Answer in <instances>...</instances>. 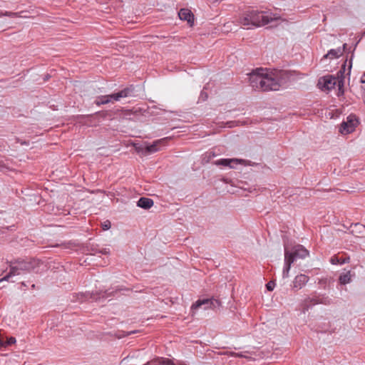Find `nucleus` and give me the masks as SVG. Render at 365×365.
I'll list each match as a JSON object with an SVG mask.
<instances>
[{
  "instance_id": "1",
  "label": "nucleus",
  "mask_w": 365,
  "mask_h": 365,
  "mask_svg": "<svg viewBox=\"0 0 365 365\" xmlns=\"http://www.w3.org/2000/svg\"><path fill=\"white\" fill-rule=\"evenodd\" d=\"M279 16L269 11H259L249 7L240 14L238 23L247 29L260 27L277 20Z\"/></svg>"
},
{
  "instance_id": "2",
  "label": "nucleus",
  "mask_w": 365,
  "mask_h": 365,
  "mask_svg": "<svg viewBox=\"0 0 365 365\" xmlns=\"http://www.w3.org/2000/svg\"><path fill=\"white\" fill-rule=\"evenodd\" d=\"M249 80L255 90L261 91H278L281 86L279 81L262 68H257L250 73Z\"/></svg>"
},
{
  "instance_id": "3",
  "label": "nucleus",
  "mask_w": 365,
  "mask_h": 365,
  "mask_svg": "<svg viewBox=\"0 0 365 365\" xmlns=\"http://www.w3.org/2000/svg\"><path fill=\"white\" fill-rule=\"evenodd\" d=\"M10 271L7 274H20L21 272L41 274L47 271V264L34 258H19L9 262Z\"/></svg>"
},
{
  "instance_id": "4",
  "label": "nucleus",
  "mask_w": 365,
  "mask_h": 365,
  "mask_svg": "<svg viewBox=\"0 0 365 365\" xmlns=\"http://www.w3.org/2000/svg\"><path fill=\"white\" fill-rule=\"evenodd\" d=\"M309 255L308 250L301 245H296L291 248L284 245V266L282 274H287L291 264L297 259H304Z\"/></svg>"
},
{
  "instance_id": "5",
  "label": "nucleus",
  "mask_w": 365,
  "mask_h": 365,
  "mask_svg": "<svg viewBox=\"0 0 365 365\" xmlns=\"http://www.w3.org/2000/svg\"><path fill=\"white\" fill-rule=\"evenodd\" d=\"M323 304L329 305L331 304V299L329 297L322 295L314 297H307L302 304V310L303 313L307 312L312 306Z\"/></svg>"
},
{
  "instance_id": "6",
  "label": "nucleus",
  "mask_w": 365,
  "mask_h": 365,
  "mask_svg": "<svg viewBox=\"0 0 365 365\" xmlns=\"http://www.w3.org/2000/svg\"><path fill=\"white\" fill-rule=\"evenodd\" d=\"M202 306H204L205 309H212L215 310L221 307V302L215 298L199 299L192 305L191 309H197Z\"/></svg>"
},
{
  "instance_id": "7",
  "label": "nucleus",
  "mask_w": 365,
  "mask_h": 365,
  "mask_svg": "<svg viewBox=\"0 0 365 365\" xmlns=\"http://www.w3.org/2000/svg\"><path fill=\"white\" fill-rule=\"evenodd\" d=\"M359 120L355 115L351 114L346 118V121H344L340 126L339 132L346 135L352 133L357 125Z\"/></svg>"
},
{
  "instance_id": "8",
  "label": "nucleus",
  "mask_w": 365,
  "mask_h": 365,
  "mask_svg": "<svg viewBox=\"0 0 365 365\" xmlns=\"http://www.w3.org/2000/svg\"><path fill=\"white\" fill-rule=\"evenodd\" d=\"M336 79L331 76H327L320 78L318 81L317 86L324 91H330L334 88Z\"/></svg>"
},
{
  "instance_id": "9",
  "label": "nucleus",
  "mask_w": 365,
  "mask_h": 365,
  "mask_svg": "<svg viewBox=\"0 0 365 365\" xmlns=\"http://www.w3.org/2000/svg\"><path fill=\"white\" fill-rule=\"evenodd\" d=\"M86 251L89 252L91 255L102 254L109 255L110 250L106 247H100L98 245L88 242L86 245Z\"/></svg>"
},
{
  "instance_id": "10",
  "label": "nucleus",
  "mask_w": 365,
  "mask_h": 365,
  "mask_svg": "<svg viewBox=\"0 0 365 365\" xmlns=\"http://www.w3.org/2000/svg\"><path fill=\"white\" fill-rule=\"evenodd\" d=\"M179 18L182 21H186L192 26L194 24V15L192 11L187 9H181L178 12Z\"/></svg>"
},
{
  "instance_id": "11",
  "label": "nucleus",
  "mask_w": 365,
  "mask_h": 365,
  "mask_svg": "<svg viewBox=\"0 0 365 365\" xmlns=\"http://www.w3.org/2000/svg\"><path fill=\"white\" fill-rule=\"evenodd\" d=\"M349 257L345 253H338L332 256L330 259V262L332 264H342L346 262H349Z\"/></svg>"
},
{
  "instance_id": "12",
  "label": "nucleus",
  "mask_w": 365,
  "mask_h": 365,
  "mask_svg": "<svg viewBox=\"0 0 365 365\" xmlns=\"http://www.w3.org/2000/svg\"><path fill=\"white\" fill-rule=\"evenodd\" d=\"M309 280L308 275H296L293 282V288L300 289Z\"/></svg>"
},
{
  "instance_id": "13",
  "label": "nucleus",
  "mask_w": 365,
  "mask_h": 365,
  "mask_svg": "<svg viewBox=\"0 0 365 365\" xmlns=\"http://www.w3.org/2000/svg\"><path fill=\"white\" fill-rule=\"evenodd\" d=\"M241 161H242L241 160H238L236 158H233V159L223 158V159H220L218 160H216L214 163V164L216 165H218V166L230 167V168H232L233 165H232V163L237 164L238 163H240Z\"/></svg>"
},
{
  "instance_id": "14",
  "label": "nucleus",
  "mask_w": 365,
  "mask_h": 365,
  "mask_svg": "<svg viewBox=\"0 0 365 365\" xmlns=\"http://www.w3.org/2000/svg\"><path fill=\"white\" fill-rule=\"evenodd\" d=\"M137 205L143 209H150L153 205V200L150 198L142 197L138 200Z\"/></svg>"
},
{
  "instance_id": "15",
  "label": "nucleus",
  "mask_w": 365,
  "mask_h": 365,
  "mask_svg": "<svg viewBox=\"0 0 365 365\" xmlns=\"http://www.w3.org/2000/svg\"><path fill=\"white\" fill-rule=\"evenodd\" d=\"M344 50H341V48H338L336 49H331L326 55L324 56L323 58H337L342 56Z\"/></svg>"
},
{
  "instance_id": "16",
  "label": "nucleus",
  "mask_w": 365,
  "mask_h": 365,
  "mask_svg": "<svg viewBox=\"0 0 365 365\" xmlns=\"http://www.w3.org/2000/svg\"><path fill=\"white\" fill-rule=\"evenodd\" d=\"M134 89H135L134 86L133 85H131V86L120 91L119 93L120 95V98H122L132 96L133 95Z\"/></svg>"
},
{
  "instance_id": "17",
  "label": "nucleus",
  "mask_w": 365,
  "mask_h": 365,
  "mask_svg": "<svg viewBox=\"0 0 365 365\" xmlns=\"http://www.w3.org/2000/svg\"><path fill=\"white\" fill-rule=\"evenodd\" d=\"M115 114L112 110H102L96 113V115L102 118H110L112 119L113 115Z\"/></svg>"
},
{
  "instance_id": "18",
  "label": "nucleus",
  "mask_w": 365,
  "mask_h": 365,
  "mask_svg": "<svg viewBox=\"0 0 365 365\" xmlns=\"http://www.w3.org/2000/svg\"><path fill=\"white\" fill-rule=\"evenodd\" d=\"M163 140H165V139L157 140V141L154 142L152 145L147 146L146 147L147 153H155V152L158 151V145Z\"/></svg>"
},
{
  "instance_id": "19",
  "label": "nucleus",
  "mask_w": 365,
  "mask_h": 365,
  "mask_svg": "<svg viewBox=\"0 0 365 365\" xmlns=\"http://www.w3.org/2000/svg\"><path fill=\"white\" fill-rule=\"evenodd\" d=\"M108 103H110V100L107 95L98 96L97 99L95 101V104L97 105L98 106L107 104Z\"/></svg>"
},
{
  "instance_id": "20",
  "label": "nucleus",
  "mask_w": 365,
  "mask_h": 365,
  "mask_svg": "<svg viewBox=\"0 0 365 365\" xmlns=\"http://www.w3.org/2000/svg\"><path fill=\"white\" fill-rule=\"evenodd\" d=\"M351 275H340L339 276V283L341 284H346L351 281Z\"/></svg>"
},
{
  "instance_id": "21",
  "label": "nucleus",
  "mask_w": 365,
  "mask_h": 365,
  "mask_svg": "<svg viewBox=\"0 0 365 365\" xmlns=\"http://www.w3.org/2000/svg\"><path fill=\"white\" fill-rule=\"evenodd\" d=\"M107 96L109 98L110 102H111L112 101H118L121 98L119 92Z\"/></svg>"
},
{
  "instance_id": "22",
  "label": "nucleus",
  "mask_w": 365,
  "mask_h": 365,
  "mask_svg": "<svg viewBox=\"0 0 365 365\" xmlns=\"http://www.w3.org/2000/svg\"><path fill=\"white\" fill-rule=\"evenodd\" d=\"M1 16H9V17L14 18V17L18 16V14L14 13V12H10V11H5V12L0 11V17H1Z\"/></svg>"
},
{
  "instance_id": "23",
  "label": "nucleus",
  "mask_w": 365,
  "mask_h": 365,
  "mask_svg": "<svg viewBox=\"0 0 365 365\" xmlns=\"http://www.w3.org/2000/svg\"><path fill=\"white\" fill-rule=\"evenodd\" d=\"M48 267L51 268V271L53 273L61 272L65 270L63 266H58L56 267L54 265H53L51 268V265H49Z\"/></svg>"
},
{
  "instance_id": "24",
  "label": "nucleus",
  "mask_w": 365,
  "mask_h": 365,
  "mask_svg": "<svg viewBox=\"0 0 365 365\" xmlns=\"http://www.w3.org/2000/svg\"><path fill=\"white\" fill-rule=\"evenodd\" d=\"M276 285L275 280L272 279L269 281L268 283L266 284V288L268 291L271 292L274 289V287Z\"/></svg>"
},
{
  "instance_id": "25",
  "label": "nucleus",
  "mask_w": 365,
  "mask_h": 365,
  "mask_svg": "<svg viewBox=\"0 0 365 365\" xmlns=\"http://www.w3.org/2000/svg\"><path fill=\"white\" fill-rule=\"evenodd\" d=\"M12 276L13 275H4L3 278L0 279V289L4 287V285L2 283L4 282H9Z\"/></svg>"
},
{
  "instance_id": "26",
  "label": "nucleus",
  "mask_w": 365,
  "mask_h": 365,
  "mask_svg": "<svg viewBox=\"0 0 365 365\" xmlns=\"http://www.w3.org/2000/svg\"><path fill=\"white\" fill-rule=\"evenodd\" d=\"M16 340L15 337L10 336L5 340L6 346H11L12 344H14L16 343Z\"/></svg>"
},
{
  "instance_id": "27",
  "label": "nucleus",
  "mask_w": 365,
  "mask_h": 365,
  "mask_svg": "<svg viewBox=\"0 0 365 365\" xmlns=\"http://www.w3.org/2000/svg\"><path fill=\"white\" fill-rule=\"evenodd\" d=\"M138 331H137V330H134V331H128V332L123 331V334H120V335H119V336H118V338H119V339H120V338H121V337H123V336H129V335H130V334H135V333H137Z\"/></svg>"
},
{
  "instance_id": "28",
  "label": "nucleus",
  "mask_w": 365,
  "mask_h": 365,
  "mask_svg": "<svg viewBox=\"0 0 365 365\" xmlns=\"http://www.w3.org/2000/svg\"><path fill=\"white\" fill-rule=\"evenodd\" d=\"M103 230H107L110 228V222L109 220H106L103 222Z\"/></svg>"
},
{
  "instance_id": "29",
  "label": "nucleus",
  "mask_w": 365,
  "mask_h": 365,
  "mask_svg": "<svg viewBox=\"0 0 365 365\" xmlns=\"http://www.w3.org/2000/svg\"><path fill=\"white\" fill-rule=\"evenodd\" d=\"M207 93L205 92L204 91H202L200 96V99L205 101L207 99Z\"/></svg>"
},
{
  "instance_id": "30",
  "label": "nucleus",
  "mask_w": 365,
  "mask_h": 365,
  "mask_svg": "<svg viewBox=\"0 0 365 365\" xmlns=\"http://www.w3.org/2000/svg\"><path fill=\"white\" fill-rule=\"evenodd\" d=\"M360 82L363 84L361 86V89L363 91V95L364 97V103H365V80L363 78V77L361 78Z\"/></svg>"
},
{
  "instance_id": "31",
  "label": "nucleus",
  "mask_w": 365,
  "mask_h": 365,
  "mask_svg": "<svg viewBox=\"0 0 365 365\" xmlns=\"http://www.w3.org/2000/svg\"><path fill=\"white\" fill-rule=\"evenodd\" d=\"M86 297H87V296L86 295V294H83V293H79L77 295V299L78 300H80L81 302H83L84 300V299Z\"/></svg>"
},
{
  "instance_id": "32",
  "label": "nucleus",
  "mask_w": 365,
  "mask_h": 365,
  "mask_svg": "<svg viewBox=\"0 0 365 365\" xmlns=\"http://www.w3.org/2000/svg\"><path fill=\"white\" fill-rule=\"evenodd\" d=\"M245 353L246 352H237V354H236V357L247 358V356L245 355Z\"/></svg>"
},
{
  "instance_id": "33",
  "label": "nucleus",
  "mask_w": 365,
  "mask_h": 365,
  "mask_svg": "<svg viewBox=\"0 0 365 365\" xmlns=\"http://www.w3.org/2000/svg\"><path fill=\"white\" fill-rule=\"evenodd\" d=\"M6 345L5 340L0 339V349H1L3 347H6Z\"/></svg>"
},
{
  "instance_id": "34",
  "label": "nucleus",
  "mask_w": 365,
  "mask_h": 365,
  "mask_svg": "<svg viewBox=\"0 0 365 365\" xmlns=\"http://www.w3.org/2000/svg\"><path fill=\"white\" fill-rule=\"evenodd\" d=\"M165 365H174L173 362L171 361L169 359H167L166 361H165Z\"/></svg>"
},
{
  "instance_id": "35",
  "label": "nucleus",
  "mask_w": 365,
  "mask_h": 365,
  "mask_svg": "<svg viewBox=\"0 0 365 365\" xmlns=\"http://www.w3.org/2000/svg\"><path fill=\"white\" fill-rule=\"evenodd\" d=\"M236 354H237V352H234V351H230L229 352V355L231 356H235L236 357Z\"/></svg>"
},
{
  "instance_id": "36",
  "label": "nucleus",
  "mask_w": 365,
  "mask_h": 365,
  "mask_svg": "<svg viewBox=\"0 0 365 365\" xmlns=\"http://www.w3.org/2000/svg\"><path fill=\"white\" fill-rule=\"evenodd\" d=\"M347 47V44L346 43H344L343 46H342V48H341V50H344V51L346 50Z\"/></svg>"
},
{
  "instance_id": "37",
  "label": "nucleus",
  "mask_w": 365,
  "mask_h": 365,
  "mask_svg": "<svg viewBox=\"0 0 365 365\" xmlns=\"http://www.w3.org/2000/svg\"><path fill=\"white\" fill-rule=\"evenodd\" d=\"M21 286L26 287V284H25V282H21Z\"/></svg>"
},
{
  "instance_id": "38",
  "label": "nucleus",
  "mask_w": 365,
  "mask_h": 365,
  "mask_svg": "<svg viewBox=\"0 0 365 365\" xmlns=\"http://www.w3.org/2000/svg\"><path fill=\"white\" fill-rule=\"evenodd\" d=\"M351 59L350 60L349 68H351Z\"/></svg>"
},
{
  "instance_id": "39",
  "label": "nucleus",
  "mask_w": 365,
  "mask_h": 365,
  "mask_svg": "<svg viewBox=\"0 0 365 365\" xmlns=\"http://www.w3.org/2000/svg\"><path fill=\"white\" fill-rule=\"evenodd\" d=\"M362 226L361 225H359V224H356L355 226Z\"/></svg>"
},
{
  "instance_id": "40",
  "label": "nucleus",
  "mask_w": 365,
  "mask_h": 365,
  "mask_svg": "<svg viewBox=\"0 0 365 365\" xmlns=\"http://www.w3.org/2000/svg\"><path fill=\"white\" fill-rule=\"evenodd\" d=\"M2 166V162H0V168Z\"/></svg>"
},
{
  "instance_id": "41",
  "label": "nucleus",
  "mask_w": 365,
  "mask_h": 365,
  "mask_svg": "<svg viewBox=\"0 0 365 365\" xmlns=\"http://www.w3.org/2000/svg\"><path fill=\"white\" fill-rule=\"evenodd\" d=\"M346 274H350V271H348Z\"/></svg>"
},
{
  "instance_id": "42",
  "label": "nucleus",
  "mask_w": 365,
  "mask_h": 365,
  "mask_svg": "<svg viewBox=\"0 0 365 365\" xmlns=\"http://www.w3.org/2000/svg\"><path fill=\"white\" fill-rule=\"evenodd\" d=\"M31 287H32L33 288H34V287H35V284H33L31 285Z\"/></svg>"
}]
</instances>
